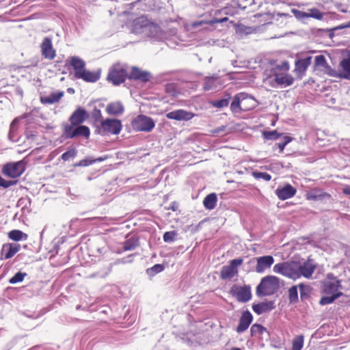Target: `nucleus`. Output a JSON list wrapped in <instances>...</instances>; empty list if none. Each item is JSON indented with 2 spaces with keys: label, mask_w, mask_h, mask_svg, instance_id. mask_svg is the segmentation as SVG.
I'll list each match as a JSON object with an SVG mask.
<instances>
[{
  "label": "nucleus",
  "mask_w": 350,
  "mask_h": 350,
  "mask_svg": "<svg viewBox=\"0 0 350 350\" xmlns=\"http://www.w3.org/2000/svg\"><path fill=\"white\" fill-rule=\"evenodd\" d=\"M280 288V280L274 275H267L262 278L256 287L258 296H269L274 294Z\"/></svg>",
  "instance_id": "f257e3e1"
},
{
  "label": "nucleus",
  "mask_w": 350,
  "mask_h": 350,
  "mask_svg": "<svg viewBox=\"0 0 350 350\" xmlns=\"http://www.w3.org/2000/svg\"><path fill=\"white\" fill-rule=\"evenodd\" d=\"M128 76L126 66L120 62H117L109 68L106 79L112 85L118 86L123 83Z\"/></svg>",
  "instance_id": "f03ea898"
},
{
  "label": "nucleus",
  "mask_w": 350,
  "mask_h": 350,
  "mask_svg": "<svg viewBox=\"0 0 350 350\" xmlns=\"http://www.w3.org/2000/svg\"><path fill=\"white\" fill-rule=\"evenodd\" d=\"M297 261L284 262L275 264L273 271L294 280L299 279Z\"/></svg>",
  "instance_id": "7ed1b4c3"
},
{
  "label": "nucleus",
  "mask_w": 350,
  "mask_h": 350,
  "mask_svg": "<svg viewBox=\"0 0 350 350\" xmlns=\"http://www.w3.org/2000/svg\"><path fill=\"white\" fill-rule=\"evenodd\" d=\"M122 128V122L119 120L107 118L100 123L98 133L102 135L107 134L118 135Z\"/></svg>",
  "instance_id": "20e7f679"
},
{
  "label": "nucleus",
  "mask_w": 350,
  "mask_h": 350,
  "mask_svg": "<svg viewBox=\"0 0 350 350\" xmlns=\"http://www.w3.org/2000/svg\"><path fill=\"white\" fill-rule=\"evenodd\" d=\"M254 103V99L249 96L245 93L238 94L234 98L230 105V109L232 113H239L241 110L247 111L254 107V105L247 106L245 103L247 101Z\"/></svg>",
  "instance_id": "39448f33"
},
{
  "label": "nucleus",
  "mask_w": 350,
  "mask_h": 350,
  "mask_svg": "<svg viewBox=\"0 0 350 350\" xmlns=\"http://www.w3.org/2000/svg\"><path fill=\"white\" fill-rule=\"evenodd\" d=\"M131 126L136 131L150 132L154 128L155 122L150 117L139 115L133 120Z\"/></svg>",
  "instance_id": "423d86ee"
},
{
  "label": "nucleus",
  "mask_w": 350,
  "mask_h": 350,
  "mask_svg": "<svg viewBox=\"0 0 350 350\" xmlns=\"http://www.w3.org/2000/svg\"><path fill=\"white\" fill-rule=\"evenodd\" d=\"M243 262L242 258H235L230 261L229 265L222 267L220 271L221 280H231L238 275L239 267Z\"/></svg>",
  "instance_id": "0eeeda50"
},
{
  "label": "nucleus",
  "mask_w": 350,
  "mask_h": 350,
  "mask_svg": "<svg viewBox=\"0 0 350 350\" xmlns=\"http://www.w3.org/2000/svg\"><path fill=\"white\" fill-rule=\"evenodd\" d=\"M295 79L288 73H275L270 75L264 79L266 84L270 85L290 86L293 84Z\"/></svg>",
  "instance_id": "6e6552de"
},
{
  "label": "nucleus",
  "mask_w": 350,
  "mask_h": 350,
  "mask_svg": "<svg viewBox=\"0 0 350 350\" xmlns=\"http://www.w3.org/2000/svg\"><path fill=\"white\" fill-rule=\"evenodd\" d=\"M25 170V163L23 161L8 163L3 165L2 173L10 178L19 177Z\"/></svg>",
  "instance_id": "1a4fd4ad"
},
{
  "label": "nucleus",
  "mask_w": 350,
  "mask_h": 350,
  "mask_svg": "<svg viewBox=\"0 0 350 350\" xmlns=\"http://www.w3.org/2000/svg\"><path fill=\"white\" fill-rule=\"evenodd\" d=\"M76 128L72 125H66L64 128V134L66 138L71 139L78 136H82L88 139L90 137V131L87 126L77 125Z\"/></svg>",
  "instance_id": "9d476101"
},
{
  "label": "nucleus",
  "mask_w": 350,
  "mask_h": 350,
  "mask_svg": "<svg viewBox=\"0 0 350 350\" xmlns=\"http://www.w3.org/2000/svg\"><path fill=\"white\" fill-rule=\"evenodd\" d=\"M128 79L142 83H147L151 81L152 75L151 72L148 70H142L137 66H132Z\"/></svg>",
  "instance_id": "9b49d317"
},
{
  "label": "nucleus",
  "mask_w": 350,
  "mask_h": 350,
  "mask_svg": "<svg viewBox=\"0 0 350 350\" xmlns=\"http://www.w3.org/2000/svg\"><path fill=\"white\" fill-rule=\"evenodd\" d=\"M230 292L240 302L248 301L252 297L251 288L249 286H239L233 285Z\"/></svg>",
  "instance_id": "f8f14e48"
},
{
  "label": "nucleus",
  "mask_w": 350,
  "mask_h": 350,
  "mask_svg": "<svg viewBox=\"0 0 350 350\" xmlns=\"http://www.w3.org/2000/svg\"><path fill=\"white\" fill-rule=\"evenodd\" d=\"M297 267H299V278L303 276L308 279L312 277L317 267L316 265L310 259H308V260L304 262L297 261Z\"/></svg>",
  "instance_id": "ddd939ff"
},
{
  "label": "nucleus",
  "mask_w": 350,
  "mask_h": 350,
  "mask_svg": "<svg viewBox=\"0 0 350 350\" xmlns=\"http://www.w3.org/2000/svg\"><path fill=\"white\" fill-rule=\"evenodd\" d=\"M42 55L50 60L53 59L56 56V51L52 44V40L49 37H45L40 44Z\"/></svg>",
  "instance_id": "4468645a"
},
{
  "label": "nucleus",
  "mask_w": 350,
  "mask_h": 350,
  "mask_svg": "<svg viewBox=\"0 0 350 350\" xmlns=\"http://www.w3.org/2000/svg\"><path fill=\"white\" fill-rule=\"evenodd\" d=\"M89 118V114L87 111L79 107H78L70 116L69 121L70 125L77 126L82 124L85 120Z\"/></svg>",
  "instance_id": "2eb2a0df"
},
{
  "label": "nucleus",
  "mask_w": 350,
  "mask_h": 350,
  "mask_svg": "<svg viewBox=\"0 0 350 350\" xmlns=\"http://www.w3.org/2000/svg\"><path fill=\"white\" fill-rule=\"evenodd\" d=\"M311 57H308L304 59H300L296 61L295 64L294 72L297 75V78L301 79L305 75V72L311 64Z\"/></svg>",
  "instance_id": "dca6fc26"
},
{
  "label": "nucleus",
  "mask_w": 350,
  "mask_h": 350,
  "mask_svg": "<svg viewBox=\"0 0 350 350\" xmlns=\"http://www.w3.org/2000/svg\"><path fill=\"white\" fill-rule=\"evenodd\" d=\"M274 262V258L272 256H263L256 258V271L257 273H263L271 267Z\"/></svg>",
  "instance_id": "f3484780"
},
{
  "label": "nucleus",
  "mask_w": 350,
  "mask_h": 350,
  "mask_svg": "<svg viewBox=\"0 0 350 350\" xmlns=\"http://www.w3.org/2000/svg\"><path fill=\"white\" fill-rule=\"evenodd\" d=\"M194 116L191 112L187 111L184 109H177L166 113V118L170 120L177 121H188Z\"/></svg>",
  "instance_id": "a211bd4d"
},
{
  "label": "nucleus",
  "mask_w": 350,
  "mask_h": 350,
  "mask_svg": "<svg viewBox=\"0 0 350 350\" xmlns=\"http://www.w3.org/2000/svg\"><path fill=\"white\" fill-rule=\"evenodd\" d=\"M297 190L290 184L285 185L282 188L277 189L275 193L280 200H285L293 197Z\"/></svg>",
  "instance_id": "6ab92c4d"
},
{
  "label": "nucleus",
  "mask_w": 350,
  "mask_h": 350,
  "mask_svg": "<svg viewBox=\"0 0 350 350\" xmlns=\"http://www.w3.org/2000/svg\"><path fill=\"white\" fill-rule=\"evenodd\" d=\"M253 320V317L252 314L248 311H244L239 319V323L238 326L237 327V332L238 333H242L245 332L249 327Z\"/></svg>",
  "instance_id": "aec40b11"
},
{
  "label": "nucleus",
  "mask_w": 350,
  "mask_h": 350,
  "mask_svg": "<svg viewBox=\"0 0 350 350\" xmlns=\"http://www.w3.org/2000/svg\"><path fill=\"white\" fill-rule=\"evenodd\" d=\"M340 287V281L336 279H333L325 282L323 286V291L327 294H336Z\"/></svg>",
  "instance_id": "412c9836"
},
{
  "label": "nucleus",
  "mask_w": 350,
  "mask_h": 350,
  "mask_svg": "<svg viewBox=\"0 0 350 350\" xmlns=\"http://www.w3.org/2000/svg\"><path fill=\"white\" fill-rule=\"evenodd\" d=\"M154 23L145 15H142L133 21V26L135 29H141L153 25Z\"/></svg>",
  "instance_id": "4be33fe9"
},
{
  "label": "nucleus",
  "mask_w": 350,
  "mask_h": 350,
  "mask_svg": "<svg viewBox=\"0 0 350 350\" xmlns=\"http://www.w3.org/2000/svg\"><path fill=\"white\" fill-rule=\"evenodd\" d=\"M70 64L75 70V75L76 77L85 70V62L77 57H72L70 59Z\"/></svg>",
  "instance_id": "5701e85b"
},
{
  "label": "nucleus",
  "mask_w": 350,
  "mask_h": 350,
  "mask_svg": "<svg viewBox=\"0 0 350 350\" xmlns=\"http://www.w3.org/2000/svg\"><path fill=\"white\" fill-rule=\"evenodd\" d=\"M21 249V246L18 243H9L3 245L2 252H6L5 259H9L14 256Z\"/></svg>",
  "instance_id": "b1692460"
},
{
  "label": "nucleus",
  "mask_w": 350,
  "mask_h": 350,
  "mask_svg": "<svg viewBox=\"0 0 350 350\" xmlns=\"http://www.w3.org/2000/svg\"><path fill=\"white\" fill-rule=\"evenodd\" d=\"M273 308V303L272 301L261 302L254 304L252 309L257 314H261L265 312L269 311Z\"/></svg>",
  "instance_id": "393cba45"
},
{
  "label": "nucleus",
  "mask_w": 350,
  "mask_h": 350,
  "mask_svg": "<svg viewBox=\"0 0 350 350\" xmlns=\"http://www.w3.org/2000/svg\"><path fill=\"white\" fill-rule=\"evenodd\" d=\"M100 77V72H91L85 69L77 78L83 79L88 82H96Z\"/></svg>",
  "instance_id": "a878e982"
},
{
  "label": "nucleus",
  "mask_w": 350,
  "mask_h": 350,
  "mask_svg": "<svg viewBox=\"0 0 350 350\" xmlns=\"http://www.w3.org/2000/svg\"><path fill=\"white\" fill-rule=\"evenodd\" d=\"M64 96L63 92H53L47 96H40V102L42 104H53L58 102Z\"/></svg>",
  "instance_id": "bb28decb"
},
{
  "label": "nucleus",
  "mask_w": 350,
  "mask_h": 350,
  "mask_svg": "<svg viewBox=\"0 0 350 350\" xmlns=\"http://www.w3.org/2000/svg\"><path fill=\"white\" fill-rule=\"evenodd\" d=\"M107 112L110 115H118L124 111V107L120 102H114L109 103L106 108Z\"/></svg>",
  "instance_id": "cd10ccee"
},
{
  "label": "nucleus",
  "mask_w": 350,
  "mask_h": 350,
  "mask_svg": "<svg viewBox=\"0 0 350 350\" xmlns=\"http://www.w3.org/2000/svg\"><path fill=\"white\" fill-rule=\"evenodd\" d=\"M326 196H329V195L323 192L322 190L317 189L310 191L306 193V199L313 201L322 200Z\"/></svg>",
  "instance_id": "c85d7f7f"
},
{
  "label": "nucleus",
  "mask_w": 350,
  "mask_h": 350,
  "mask_svg": "<svg viewBox=\"0 0 350 350\" xmlns=\"http://www.w3.org/2000/svg\"><path fill=\"white\" fill-rule=\"evenodd\" d=\"M217 197L215 193L208 194L203 200V204L206 209L212 210L217 204Z\"/></svg>",
  "instance_id": "c756f323"
},
{
  "label": "nucleus",
  "mask_w": 350,
  "mask_h": 350,
  "mask_svg": "<svg viewBox=\"0 0 350 350\" xmlns=\"http://www.w3.org/2000/svg\"><path fill=\"white\" fill-rule=\"evenodd\" d=\"M8 237L10 239L14 241H19L23 239L26 240L27 239V234L19 230H13L9 232Z\"/></svg>",
  "instance_id": "7c9ffc66"
},
{
  "label": "nucleus",
  "mask_w": 350,
  "mask_h": 350,
  "mask_svg": "<svg viewBox=\"0 0 350 350\" xmlns=\"http://www.w3.org/2000/svg\"><path fill=\"white\" fill-rule=\"evenodd\" d=\"M302 16L306 18H314L315 19L321 20L323 18V14L317 8H312L308 12H302Z\"/></svg>",
  "instance_id": "2f4dec72"
},
{
  "label": "nucleus",
  "mask_w": 350,
  "mask_h": 350,
  "mask_svg": "<svg viewBox=\"0 0 350 350\" xmlns=\"http://www.w3.org/2000/svg\"><path fill=\"white\" fill-rule=\"evenodd\" d=\"M139 245V241L135 238H131L124 241L123 245V249L124 251H131L135 249Z\"/></svg>",
  "instance_id": "473e14b6"
},
{
  "label": "nucleus",
  "mask_w": 350,
  "mask_h": 350,
  "mask_svg": "<svg viewBox=\"0 0 350 350\" xmlns=\"http://www.w3.org/2000/svg\"><path fill=\"white\" fill-rule=\"evenodd\" d=\"M290 69V64L288 61H283L281 64L276 65L275 67L271 68V75L279 73L278 71L288 72Z\"/></svg>",
  "instance_id": "72a5a7b5"
},
{
  "label": "nucleus",
  "mask_w": 350,
  "mask_h": 350,
  "mask_svg": "<svg viewBox=\"0 0 350 350\" xmlns=\"http://www.w3.org/2000/svg\"><path fill=\"white\" fill-rule=\"evenodd\" d=\"M340 66L342 70L345 72V74L340 75V77L349 78L350 77V57L344 59L340 62Z\"/></svg>",
  "instance_id": "f704fd0d"
},
{
  "label": "nucleus",
  "mask_w": 350,
  "mask_h": 350,
  "mask_svg": "<svg viewBox=\"0 0 350 350\" xmlns=\"http://www.w3.org/2000/svg\"><path fill=\"white\" fill-rule=\"evenodd\" d=\"M304 345V336L299 335L295 336L292 341L291 350H301Z\"/></svg>",
  "instance_id": "c9c22d12"
},
{
  "label": "nucleus",
  "mask_w": 350,
  "mask_h": 350,
  "mask_svg": "<svg viewBox=\"0 0 350 350\" xmlns=\"http://www.w3.org/2000/svg\"><path fill=\"white\" fill-rule=\"evenodd\" d=\"M342 293H337L336 294L332 295L331 296H325L321 297L319 301L321 305H326L334 302L337 298L342 295Z\"/></svg>",
  "instance_id": "e433bc0d"
},
{
  "label": "nucleus",
  "mask_w": 350,
  "mask_h": 350,
  "mask_svg": "<svg viewBox=\"0 0 350 350\" xmlns=\"http://www.w3.org/2000/svg\"><path fill=\"white\" fill-rule=\"evenodd\" d=\"M228 21V17H224V18H213L212 20H210V21H200L198 23H195L193 25L194 26H197V25H202V24H206V25H213V24H215V23H222L224 22H226Z\"/></svg>",
  "instance_id": "4c0bfd02"
},
{
  "label": "nucleus",
  "mask_w": 350,
  "mask_h": 350,
  "mask_svg": "<svg viewBox=\"0 0 350 350\" xmlns=\"http://www.w3.org/2000/svg\"><path fill=\"white\" fill-rule=\"evenodd\" d=\"M288 299L291 303H294L298 300L297 287L293 286L288 289Z\"/></svg>",
  "instance_id": "58836bf2"
},
{
  "label": "nucleus",
  "mask_w": 350,
  "mask_h": 350,
  "mask_svg": "<svg viewBox=\"0 0 350 350\" xmlns=\"http://www.w3.org/2000/svg\"><path fill=\"white\" fill-rule=\"evenodd\" d=\"M230 96H229L228 98H222L218 100H215L211 103V105L217 108H222L226 107L229 104V99Z\"/></svg>",
  "instance_id": "ea45409f"
},
{
  "label": "nucleus",
  "mask_w": 350,
  "mask_h": 350,
  "mask_svg": "<svg viewBox=\"0 0 350 350\" xmlns=\"http://www.w3.org/2000/svg\"><path fill=\"white\" fill-rule=\"evenodd\" d=\"M265 328L260 324H254L250 328V332L252 336H254L257 334H262L265 331Z\"/></svg>",
  "instance_id": "a19ab883"
},
{
  "label": "nucleus",
  "mask_w": 350,
  "mask_h": 350,
  "mask_svg": "<svg viewBox=\"0 0 350 350\" xmlns=\"http://www.w3.org/2000/svg\"><path fill=\"white\" fill-rule=\"evenodd\" d=\"M252 176L256 179L262 178L266 181H269L271 179V176L266 172H253Z\"/></svg>",
  "instance_id": "79ce46f5"
},
{
  "label": "nucleus",
  "mask_w": 350,
  "mask_h": 350,
  "mask_svg": "<svg viewBox=\"0 0 350 350\" xmlns=\"http://www.w3.org/2000/svg\"><path fill=\"white\" fill-rule=\"evenodd\" d=\"M26 275L27 274L25 273L18 272L10 279L9 282L10 284L21 282L24 280V278Z\"/></svg>",
  "instance_id": "37998d69"
},
{
  "label": "nucleus",
  "mask_w": 350,
  "mask_h": 350,
  "mask_svg": "<svg viewBox=\"0 0 350 350\" xmlns=\"http://www.w3.org/2000/svg\"><path fill=\"white\" fill-rule=\"evenodd\" d=\"M263 135L265 139L272 140L278 139L281 136V134L278 133L276 131H272L264 132Z\"/></svg>",
  "instance_id": "c03bdc74"
},
{
  "label": "nucleus",
  "mask_w": 350,
  "mask_h": 350,
  "mask_svg": "<svg viewBox=\"0 0 350 350\" xmlns=\"http://www.w3.org/2000/svg\"><path fill=\"white\" fill-rule=\"evenodd\" d=\"M177 233L175 231L166 232L163 234V241L166 243H170L175 240Z\"/></svg>",
  "instance_id": "a18cd8bd"
},
{
  "label": "nucleus",
  "mask_w": 350,
  "mask_h": 350,
  "mask_svg": "<svg viewBox=\"0 0 350 350\" xmlns=\"http://www.w3.org/2000/svg\"><path fill=\"white\" fill-rule=\"evenodd\" d=\"M18 123V118H15L11 123L10 126L9 138L14 140V133L17 130L16 124Z\"/></svg>",
  "instance_id": "49530a36"
},
{
  "label": "nucleus",
  "mask_w": 350,
  "mask_h": 350,
  "mask_svg": "<svg viewBox=\"0 0 350 350\" xmlns=\"http://www.w3.org/2000/svg\"><path fill=\"white\" fill-rule=\"evenodd\" d=\"M76 155V151L75 149L69 150L62 155V159L66 161H68L70 158H73Z\"/></svg>",
  "instance_id": "de8ad7c7"
},
{
  "label": "nucleus",
  "mask_w": 350,
  "mask_h": 350,
  "mask_svg": "<svg viewBox=\"0 0 350 350\" xmlns=\"http://www.w3.org/2000/svg\"><path fill=\"white\" fill-rule=\"evenodd\" d=\"M283 142H279L278 144H277L278 145V147L280 149V152H282L285 148V146L292 141V137H289V136H284V138H283Z\"/></svg>",
  "instance_id": "09e8293b"
},
{
  "label": "nucleus",
  "mask_w": 350,
  "mask_h": 350,
  "mask_svg": "<svg viewBox=\"0 0 350 350\" xmlns=\"http://www.w3.org/2000/svg\"><path fill=\"white\" fill-rule=\"evenodd\" d=\"M16 183V180H6L0 176V186L3 188H8Z\"/></svg>",
  "instance_id": "8fccbe9b"
},
{
  "label": "nucleus",
  "mask_w": 350,
  "mask_h": 350,
  "mask_svg": "<svg viewBox=\"0 0 350 350\" xmlns=\"http://www.w3.org/2000/svg\"><path fill=\"white\" fill-rule=\"evenodd\" d=\"M325 62V58L323 55H321L315 57V63L317 65L323 66Z\"/></svg>",
  "instance_id": "3c124183"
},
{
  "label": "nucleus",
  "mask_w": 350,
  "mask_h": 350,
  "mask_svg": "<svg viewBox=\"0 0 350 350\" xmlns=\"http://www.w3.org/2000/svg\"><path fill=\"white\" fill-rule=\"evenodd\" d=\"M94 163H95V161L88 160V159H83V160L80 161L79 163L77 165L85 167V166H88L90 165H92Z\"/></svg>",
  "instance_id": "603ef678"
},
{
  "label": "nucleus",
  "mask_w": 350,
  "mask_h": 350,
  "mask_svg": "<svg viewBox=\"0 0 350 350\" xmlns=\"http://www.w3.org/2000/svg\"><path fill=\"white\" fill-rule=\"evenodd\" d=\"M299 288L300 289V297L301 299H304L306 297L305 293L306 286L304 284H299Z\"/></svg>",
  "instance_id": "864d4df0"
},
{
  "label": "nucleus",
  "mask_w": 350,
  "mask_h": 350,
  "mask_svg": "<svg viewBox=\"0 0 350 350\" xmlns=\"http://www.w3.org/2000/svg\"><path fill=\"white\" fill-rule=\"evenodd\" d=\"M219 79V77L217 75H213L212 77H206L205 78V81L206 83H209L212 81H215Z\"/></svg>",
  "instance_id": "5fc2aeb1"
},
{
  "label": "nucleus",
  "mask_w": 350,
  "mask_h": 350,
  "mask_svg": "<svg viewBox=\"0 0 350 350\" xmlns=\"http://www.w3.org/2000/svg\"><path fill=\"white\" fill-rule=\"evenodd\" d=\"M152 269L154 271H155L156 272H160L163 269V267L162 265H155L153 267H152Z\"/></svg>",
  "instance_id": "6e6d98bb"
},
{
  "label": "nucleus",
  "mask_w": 350,
  "mask_h": 350,
  "mask_svg": "<svg viewBox=\"0 0 350 350\" xmlns=\"http://www.w3.org/2000/svg\"><path fill=\"white\" fill-rule=\"evenodd\" d=\"M342 191L345 194L350 195V186L345 187Z\"/></svg>",
  "instance_id": "4d7b16f0"
},
{
  "label": "nucleus",
  "mask_w": 350,
  "mask_h": 350,
  "mask_svg": "<svg viewBox=\"0 0 350 350\" xmlns=\"http://www.w3.org/2000/svg\"><path fill=\"white\" fill-rule=\"evenodd\" d=\"M245 105L247 106H251L252 105H254V107L255 106V102L253 103L252 102L248 100V101H247L245 103Z\"/></svg>",
  "instance_id": "13d9d810"
},
{
  "label": "nucleus",
  "mask_w": 350,
  "mask_h": 350,
  "mask_svg": "<svg viewBox=\"0 0 350 350\" xmlns=\"http://www.w3.org/2000/svg\"><path fill=\"white\" fill-rule=\"evenodd\" d=\"M104 160H105L104 158L99 157V158H97V159H94V161H95V162H96V161H103Z\"/></svg>",
  "instance_id": "bf43d9fd"
},
{
  "label": "nucleus",
  "mask_w": 350,
  "mask_h": 350,
  "mask_svg": "<svg viewBox=\"0 0 350 350\" xmlns=\"http://www.w3.org/2000/svg\"><path fill=\"white\" fill-rule=\"evenodd\" d=\"M227 350H241L240 348L239 347H232L229 349H227Z\"/></svg>",
  "instance_id": "052dcab7"
},
{
  "label": "nucleus",
  "mask_w": 350,
  "mask_h": 350,
  "mask_svg": "<svg viewBox=\"0 0 350 350\" xmlns=\"http://www.w3.org/2000/svg\"><path fill=\"white\" fill-rule=\"evenodd\" d=\"M224 131V128H220V129H218L215 131V133H218V132H219V131Z\"/></svg>",
  "instance_id": "680f3d73"
},
{
  "label": "nucleus",
  "mask_w": 350,
  "mask_h": 350,
  "mask_svg": "<svg viewBox=\"0 0 350 350\" xmlns=\"http://www.w3.org/2000/svg\"><path fill=\"white\" fill-rule=\"evenodd\" d=\"M68 92L71 94H74L75 93V91H74V89H68Z\"/></svg>",
  "instance_id": "e2e57ef3"
},
{
  "label": "nucleus",
  "mask_w": 350,
  "mask_h": 350,
  "mask_svg": "<svg viewBox=\"0 0 350 350\" xmlns=\"http://www.w3.org/2000/svg\"><path fill=\"white\" fill-rule=\"evenodd\" d=\"M345 27H350V21H349V23H347V25Z\"/></svg>",
  "instance_id": "0e129e2a"
}]
</instances>
